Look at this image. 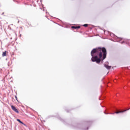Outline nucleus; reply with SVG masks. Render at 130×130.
Returning <instances> with one entry per match:
<instances>
[{
	"label": "nucleus",
	"instance_id": "obj_1",
	"mask_svg": "<svg viewBox=\"0 0 130 130\" xmlns=\"http://www.w3.org/2000/svg\"><path fill=\"white\" fill-rule=\"evenodd\" d=\"M91 56H92L91 61L93 62H96V63H100L101 59L104 60L106 58V55L107 52L106 49L103 48H96L92 50L90 53Z\"/></svg>",
	"mask_w": 130,
	"mask_h": 130
},
{
	"label": "nucleus",
	"instance_id": "obj_2",
	"mask_svg": "<svg viewBox=\"0 0 130 130\" xmlns=\"http://www.w3.org/2000/svg\"><path fill=\"white\" fill-rule=\"evenodd\" d=\"M11 108L13 111H15V112H16V113H19V111L17 108H16V107L14 106L13 105L11 106Z\"/></svg>",
	"mask_w": 130,
	"mask_h": 130
},
{
	"label": "nucleus",
	"instance_id": "obj_3",
	"mask_svg": "<svg viewBox=\"0 0 130 130\" xmlns=\"http://www.w3.org/2000/svg\"><path fill=\"white\" fill-rule=\"evenodd\" d=\"M127 110H128L117 111V112H115V113H116V114H118V113H122V112H125V111H127Z\"/></svg>",
	"mask_w": 130,
	"mask_h": 130
},
{
	"label": "nucleus",
	"instance_id": "obj_4",
	"mask_svg": "<svg viewBox=\"0 0 130 130\" xmlns=\"http://www.w3.org/2000/svg\"><path fill=\"white\" fill-rule=\"evenodd\" d=\"M17 121H18V122H19L20 123H21V124H23L24 126H27V125H26L23 122H22L20 119H17Z\"/></svg>",
	"mask_w": 130,
	"mask_h": 130
},
{
	"label": "nucleus",
	"instance_id": "obj_5",
	"mask_svg": "<svg viewBox=\"0 0 130 130\" xmlns=\"http://www.w3.org/2000/svg\"><path fill=\"white\" fill-rule=\"evenodd\" d=\"M71 28L72 29H80V28H81V26H72L71 27Z\"/></svg>",
	"mask_w": 130,
	"mask_h": 130
},
{
	"label": "nucleus",
	"instance_id": "obj_6",
	"mask_svg": "<svg viewBox=\"0 0 130 130\" xmlns=\"http://www.w3.org/2000/svg\"><path fill=\"white\" fill-rule=\"evenodd\" d=\"M104 67L107 68V70H110V69H111V66H109L106 64H104Z\"/></svg>",
	"mask_w": 130,
	"mask_h": 130
},
{
	"label": "nucleus",
	"instance_id": "obj_7",
	"mask_svg": "<svg viewBox=\"0 0 130 130\" xmlns=\"http://www.w3.org/2000/svg\"><path fill=\"white\" fill-rule=\"evenodd\" d=\"M2 56H7V51H5L4 52H3L2 54Z\"/></svg>",
	"mask_w": 130,
	"mask_h": 130
},
{
	"label": "nucleus",
	"instance_id": "obj_8",
	"mask_svg": "<svg viewBox=\"0 0 130 130\" xmlns=\"http://www.w3.org/2000/svg\"><path fill=\"white\" fill-rule=\"evenodd\" d=\"M84 27H88V24H85L83 25Z\"/></svg>",
	"mask_w": 130,
	"mask_h": 130
},
{
	"label": "nucleus",
	"instance_id": "obj_9",
	"mask_svg": "<svg viewBox=\"0 0 130 130\" xmlns=\"http://www.w3.org/2000/svg\"><path fill=\"white\" fill-rule=\"evenodd\" d=\"M15 98L17 99V97L16 96H15Z\"/></svg>",
	"mask_w": 130,
	"mask_h": 130
}]
</instances>
